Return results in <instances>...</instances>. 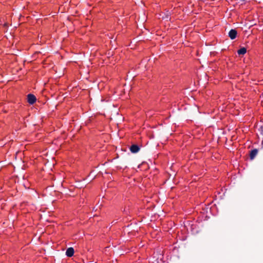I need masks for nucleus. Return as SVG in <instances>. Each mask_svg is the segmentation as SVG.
I'll list each match as a JSON object with an SVG mask.
<instances>
[{
  "mask_svg": "<svg viewBox=\"0 0 263 263\" xmlns=\"http://www.w3.org/2000/svg\"><path fill=\"white\" fill-rule=\"evenodd\" d=\"M129 149L132 153H137L139 151L140 147L137 145L133 144L131 145Z\"/></svg>",
  "mask_w": 263,
  "mask_h": 263,
  "instance_id": "3",
  "label": "nucleus"
},
{
  "mask_svg": "<svg viewBox=\"0 0 263 263\" xmlns=\"http://www.w3.org/2000/svg\"><path fill=\"white\" fill-rule=\"evenodd\" d=\"M237 34V32L235 29H231L229 32V36L231 40H234L236 38Z\"/></svg>",
  "mask_w": 263,
  "mask_h": 263,
  "instance_id": "2",
  "label": "nucleus"
},
{
  "mask_svg": "<svg viewBox=\"0 0 263 263\" xmlns=\"http://www.w3.org/2000/svg\"><path fill=\"white\" fill-rule=\"evenodd\" d=\"M258 153V149H253L251 151L250 153V158L251 160H253L254 159V158L256 157Z\"/></svg>",
  "mask_w": 263,
  "mask_h": 263,
  "instance_id": "5",
  "label": "nucleus"
},
{
  "mask_svg": "<svg viewBox=\"0 0 263 263\" xmlns=\"http://www.w3.org/2000/svg\"><path fill=\"white\" fill-rule=\"evenodd\" d=\"M74 251V249L72 247L68 248L66 251V255L68 257H71L73 255Z\"/></svg>",
  "mask_w": 263,
  "mask_h": 263,
  "instance_id": "4",
  "label": "nucleus"
},
{
  "mask_svg": "<svg viewBox=\"0 0 263 263\" xmlns=\"http://www.w3.org/2000/svg\"><path fill=\"white\" fill-rule=\"evenodd\" d=\"M27 101L30 104H33L36 101V97L32 94H28L27 95Z\"/></svg>",
  "mask_w": 263,
  "mask_h": 263,
  "instance_id": "1",
  "label": "nucleus"
},
{
  "mask_svg": "<svg viewBox=\"0 0 263 263\" xmlns=\"http://www.w3.org/2000/svg\"><path fill=\"white\" fill-rule=\"evenodd\" d=\"M124 212L126 213V211L125 210V209L124 210Z\"/></svg>",
  "mask_w": 263,
  "mask_h": 263,
  "instance_id": "7",
  "label": "nucleus"
},
{
  "mask_svg": "<svg viewBox=\"0 0 263 263\" xmlns=\"http://www.w3.org/2000/svg\"><path fill=\"white\" fill-rule=\"evenodd\" d=\"M246 52H247V49L245 47L241 48L240 49H239L237 51V53L239 55L244 54L246 53Z\"/></svg>",
  "mask_w": 263,
  "mask_h": 263,
  "instance_id": "6",
  "label": "nucleus"
}]
</instances>
